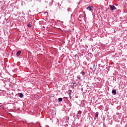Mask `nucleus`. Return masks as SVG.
<instances>
[{"instance_id": "nucleus-15", "label": "nucleus", "mask_w": 127, "mask_h": 127, "mask_svg": "<svg viewBox=\"0 0 127 127\" xmlns=\"http://www.w3.org/2000/svg\"><path fill=\"white\" fill-rule=\"evenodd\" d=\"M96 79H97V80H98V82H100V78H96Z\"/></svg>"}, {"instance_id": "nucleus-5", "label": "nucleus", "mask_w": 127, "mask_h": 127, "mask_svg": "<svg viewBox=\"0 0 127 127\" xmlns=\"http://www.w3.org/2000/svg\"><path fill=\"white\" fill-rule=\"evenodd\" d=\"M112 94H113V95H116V94H117V91H116V90H115V89H113V90H112Z\"/></svg>"}, {"instance_id": "nucleus-16", "label": "nucleus", "mask_w": 127, "mask_h": 127, "mask_svg": "<svg viewBox=\"0 0 127 127\" xmlns=\"http://www.w3.org/2000/svg\"><path fill=\"white\" fill-rule=\"evenodd\" d=\"M77 79H79V80L81 79V77H79V76H77Z\"/></svg>"}, {"instance_id": "nucleus-17", "label": "nucleus", "mask_w": 127, "mask_h": 127, "mask_svg": "<svg viewBox=\"0 0 127 127\" xmlns=\"http://www.w3.org/2000/svg\"><path fill=\"white\" fill-rule=\"evenodd\" d=\"M74 57H75V58H76V57H78V56L77 55H75Z\"/></svg>"}, {"instance_id": "nucleus-7", "label": "nucleus", "mask_w": 127, "mask_h": 127, "mask_svg": "<svg viewBox=\"0 0 127 127\" xmlns=\"http://www.w3.org/2000/svg\"><path fill=\"white\" fill-rule=\"evenodd\" d=\"M27 26H28V27H31V26H32V23L31 22H29L27 24Z\"/></svg>"}, {"instance_id": "nucleus-6", "label": "nucleus", "mask_w": 127, "mask_h": 127, "mask_svg": "<svg viewBox=\"0 0 127 127\" xmlns=\"http://www.w3.org/2000/svg\"><path fill=\"white\" fill-rule=\"evenodd\" d=\"M67 11L68 12V13H70V12H72V9L68 8Z\"/></svg>"}, {"instance_id": "nucleus-20", "label": "nucleus", "mask_w": 127, "mask_h": 127, "mask_svg": "<svg viewBox=\"0 0 127 127\" xmlns=\"http://www.w3.org/2000/svg\"><path fill=\"white\" fill-rule=\"evenodd\" d=\"M92 66H93V64H91Z\"/></svg>"}, {"instance_id": "nucleus-1", "label": "nucleus", "mask_w": 127, "mask_h": 127, "mask_svg": "<svg viewBox=\"0 0 127 127\" xmlns=\"http://www.w3.org/2000/svg\"><path fill=\"white\" fill-rule=\"evenodd\" d=\"M109 6L111 10H116L117 9V8L114 5H110Z\"/></svg>"}, {"instance_id": "nucleus-9", "label": "nucleus", "mask_w": 127, "mask_h": 127, "mask_svg": "<svg viewBox=\"0 0 127 127\" xmlns=\"http://www.w3.org/2000/svg\"><path fill=\"white\" fill-rule=\"evenodd\" d=\"M20 53H21V52L20 51H18L16 53L17 56H19V55H20Z\"/></svg>"}, {"instance_id": "nucleus-4", "label": "nucleus", "mask_w": 127, "mask_h": 127, "mask_svg": "<svg viewBox=\"0 0 127 127\" xmlns=\"http://www.w3.org/2000/svg\"><path fill=\"white\" fill-rule=\"evenodd\" d=\"M82 19H84V17H83V15H79V18L78 19V20L79 21H81Z\"/></svg>"}, {"instance_id": "nucleus-18", "label": "nucleus", "mask_w": 127, "mask_h": 127, "mask_svg": "<svg viewBox=\"0 0 127 127\" xmlns=\"http://www.w3.org/2000/svg\"><path fill=\"white\" fill-rule=\"evenodd\" d=\"M66 100H68V97H64Z\"/></svg>"}, {"instance_id": "nucleus-22", "label": "nucleus", "mask_w": 127, "mask_h": 127, "mask_svg": "<svg viewBox=\"0 0 127 127\" xmlns=\"http://www.w3.org/2000/svg\"><path fill=\"white\" fill-rule=\"evenodd\" d=\"M116 5H118V4H116Z\"/></svg>"}, {"instance_id": "nucleus-21", "label": "nucleus", "mask_w": 127, "mask_h": 127, "mask_svg": "<svg viewBox=\"0 0 127 127\" xmlns=\"http://www.w3.org/2000/svg\"><path fill=\"white\" fill-rule=\"evenodd\" d=\"M58 21H60V20H58Z\"/></svg>"}, {"instance_id": "nucleus-3", "label": "nucleus", "mask_w": 127, "mask_h": 127, "mask_svg": "<svg viewBox=\"0 0 127 127\" xmlns=\"http://www.w3.org/2000/svg\"><path fill=\"white\" fill-rule=\"evenodd\" d=\"M86 9L89 11L93 10V9H94V7H93V6L89 5L86 8Z\"/></svg>"}, {"instance_id": "nucleus-19", "label": "nucleus", "mask_w": 127, "mask_h": 127, "mask_svg": "<svg viewBox=\"0 0 127 127\" xmlns=\"http://www.w3.org/2000/svg\"><path fill=\"white\" fill-rule=\"evenodd\" d=\"M108 10H109V9H107L106 11H108Z\"/></svg>"}, {"instance_id": "nucleus-2", "label": "nucleus", "mask_w": 127, "mask_h": 127, "mask_svg": "<svg viewBox=\"0 0 127 127\" xmlns=\"http://www.w3.org/2000/svg\"><path fill=\"white\" fill-rule=\"evenodd\" d=\"M93 67L92 68V66L90 67V69L91 70H93V72H95V71H96V69H97V65H96L95 64H93Z\"/></svg>"}, {"instance_id": "nucleus-13", "label": "nucleus", "mask_w": 127, "mask_h": 127, "mask_svg": "<svg viewBox=\"0 0 127 127\" xmlns=\"http://www.w3.org/2000/svg\"><path fill=\"white\" fill-rule=\"evenodd\" d=\"M80 73H81L82 75H85V72L83 70L80 72Z\"/></svg>"}, {"instance_id": "nucleus-10", "label": "nucleus", "mask_w": 127, "mask_h": 127, "mask_svg": "<svg viewBox=\"0 0 127 127\" xmlns=\"http://www.w3.org/2000/svg\"><path fill=\"white\" fill-rule=\"evenodd\" d=\"M58 101H59V102H60V103H61V102H62L63 101V99L62 98H59L58 99Z\"/></svg>"}, {"instance_id": "nucleus-11", "label": "nucleus", "mask_w": 127, "mask_h": 127, "mask_svg": "<svg viewBox=\"0 0 127 127\" xmlns=\"http://www.w3.org/2000/svg\"><path fill=\"white\" fill-rule=\"evenodd\" d=\"M95 117H96V118H98L99 117V112H96L95 115Z\"/></svg>"}, {"instance_id": "nucleus-12", "label": "nucleus", "mask_w": 127, "mask_h": 127, "mask_svg": "<svg viewBox=\"0 0 127 127\" xmlns=\"http://www.w3.org/2000/svg\"><path fill=\"white\" fill-rule=\"evenodd\" d=\"M19 96L20 97V98H23V94L20 93Z\"/></svg>"}, {"instance_id": "nucleus-8", "label": "nucleus", "mask_w": 127, "mask_h": 127, "mask_svg": "<svg viewBox=\"0 0 127 127\" xmlns=\"http://www.w3.org/2000/svg\"><path fill=\"white\" fill-rule=\"evenodd\" d=\"M73 86L74 87H77V86H78V83L75 82L74 83H73Z\"/></svg>"}, {"instance_id": "nucleus-14", "label": "nucleus", "mask_w": 127, "mask_h": 127, "mask_svg": "<svg viewBox=\"0 0 127 127\" xmlns=\"http://www.w3.org/2000/svg\"><path fill=\"white\" fill-rule=\"evenodd\" d=\"M68 95H69V96L70 99H71L72 97H71V93L69 92V93H68Z\"/></svg>"}]
</instances>
